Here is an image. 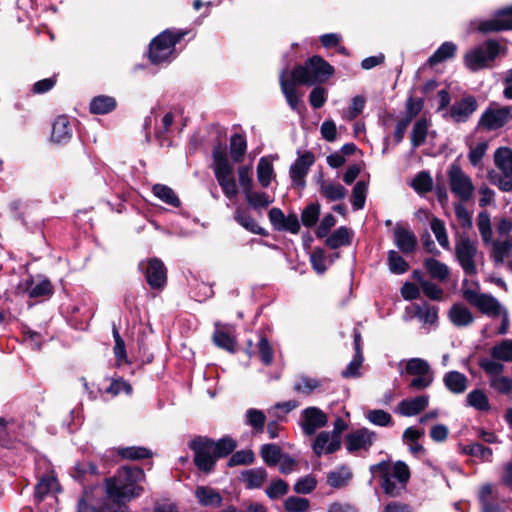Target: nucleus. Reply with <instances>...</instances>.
I'll use <instances>...</instances> for the list:
<instances>
[{"label": "nucleus", "instance_id": "1", "mask_svg": "<svg viewBox=\"0 0 512 512\" xmlns=\"http://www.w3.org/2000/svg\"><path fill=\"white\" fill-rule=\"evenodd\" d=\"M238 443L229 435L220 439H213L208 436H195L188 444L193 452V463L197 470L204 475L215 472L217 461L230 456L227 461L229 468L239 465H251L255 461V454L251 449L235 452Z\"/></svg>", "mask_w": 512, "mask_h": 512}, {"label": "nucleus", "instance_id": "2", "mask_svg": "<svg viewBox=\"0 0 512 512\" xmlns=\"http://www.w3.org/2000/svg\"><path fill=\"white\" fill-rule=\"evenodd\" d=\"M334 73V67L320 55H313L303 64H296L290 71V77H288V69H283L279 75V84L288 106L293 111L300 112L301 100L296 87L322 85Z\"/></svg>", "mask_w": 512, "mask_h": 512}, {"label": "nucleus", "instance_id": "3", "mask_svg": "<svg viewBox=\"0 0 512 512\" xmlns=\"http://www.w3.org/2000/svg\"><path fill=\"white\" fill-rule=\"evenodd\" d=\"M146 480L143 468L120 466L112 477L104 479L106 497L115 504L125 505L144 493Z\"/></svg>", "mask_w": 512, "mask_h": 512}, {"label": "nucleus", "instance_id": "4", "mask_svg": "<svg viewBox=\"0 0 512 512\" xmlns=\"http://www.w3.org/2000/svg\"><path fill=\"white\" fill-rule=\"evenodd\" d=\"M212 158L214 175L224 195L229 199L235 197L238 194V189L226 145L222 142L216 144L212 151Z\"/></svg>", "mask_w": 512, "mask_h": 512}, {"label": "nucleus", "instance_id": "5", "mask_svg": "<svg viewBox=\"0 0 512 512\" xmlns=\"http://www.w3.org/2000/svg\"><path fill=\"white\" fill-rule=\"evenodd\" d=\"M184 30L166 29L152 39L149 44L148 59L154 65L169 61L175 45L187 34Z\"/></svg>", "mask_w": 512, "mask_h": 512}, {"label": "nucleus", "instance_id": "6", "mask_svg": "<svg viewBox=\"0 0 512 512\" xmlns=\"http://www.w3.org/2000/svg\"><path fill=\"white\" fill-rule=\"evenodd\" d=\"M500 53V45L494 39H488L482 46H477L464 55V65L472 72L488 67Z\"/></svg>", "mask_w": 512, "mask_h": 512}, {"label": "nucleus", "instance_id": "7", "mask_svg": "<svg viewBox=\"0 0 512 512\" xmlns=\"http://www.w3.org/2000/svg\"><path fill=\"white\" fill-rule=\"evenodd\" d=\"M71 477L81 484L82 492H94L100 485V472L96 463L89 460L77 461L70 472Z\"/></svg>", "mask_w": 512, "mask_h": 512}, {"label": "nucleus", "instance_id": "8", "mask_svg": "<svg viewBox=\"0 0 512 512\" xmlns=\"http://www.w3.org/2000/svg\"><path fill=\"white\" fill-rule=\"evenodd\" d=\"M477 243L472 241L467 234H461L455 243V256L467 275H475L477 268L475 264V257L477 255Z\"/></svg>", "mask_w": 512, "mask_h": 512}, {"label": "nucleus", "instance_id": "9", "mask_svg": "<svg viewBox=\"0 0 512 512\" xmlns=\"http://www.w3.org/2000/svg\"><path fill=\"white\" fill-rule=\"evenodd\" d=\"M139 269L152 290H163L167 285V268L161 259L152 257L141 261Z\"/></svg>", "mask_w": 512, "mask_h": 512}, {"label": "nucleus", "instance_id": "10", "mask_svg": "<svg viewBox=\"0 0 512 512\" xmlns=\"http://www.w3.org/2000/svg\"><path fill=\"white\" fill-rule=\"evenodd\" d=\"M447 174L451 192L462 202L470 200L474 192V185L471 178L463 172L460 165L451 164Z\"/></svg>", "mask_w": 512, "mask_h": 512}, {"label": "nucleus", "instance_id": "11", "mask_svg": "<svg viewBox=\"0 0 512 512\" xmlns=\"http://www.w3.org/2000/svg\"><path fill=\"white\" fill-rule=\"evenodd\" d=\"M463 298L472 306H475L482 314L498 316L500 314V304L498 300L490 294L479 293L472 289L462 290Z\"/></svg>", "mask_w": 512, "mask_h": 512}, {"label": "nucleus", "instance_id": "12", "mask_svg": "<svg viewBox=\"0 0 512 512\" xmlns=\"http://www.w3.org/2000/svg\"><path fill=\"white\" fill-rule=\"evenodd\" d=\"M476 29L482 34L512 30V5L498 9L493 18L480 21Z\"/></svg>", "mask_w": 512, "mask_h": 512}, {"label": "nucleus", "instance_id": "13", "mask_svg": "<svg viewBox=\"0 0 512 512\" xmlns=\"http://www.w3.org/2000/svg\"><path fill=\"white\" fill-rule=\"evenodd\" d=\"M268 218L275 231H284L291 234H298L300 232L301 223L294 212L285 216L280 208L273 207L268 212Z\"/></svg>", "mask_w": 512, "mask_h": 512}, {"label": "nucleus", "instance_id": "14", "mask_svg": "<svg viewBox=\"0 0 512 512\" xmlns=\"http://www.w3.org/2000/svg\"><path fill=\"white\" fill-rule=\"evenodd\" d=\"M315 155L311 151L299 154L295 162L290 166L289 175L292 185L297 188H304L306 176L310 167L315 163Z\"/></svg>", "mask_w": 512, "mask_h": 512}, {"label": "nucleus", "instance_id": "15", "mask_svg": "<svg viewBox=\"0 0 512 512\" xmlns=\"http://www.w3.org/2000/svg\"><path fill=\"white\" fill-rule=\"evenodd\" d=\"M512 118V106L498 109L487 108L480 117L478 125L488 131L502 128Z\"/></svg>", "mask_w": 512, "mask_h": 512}, {"label": "nucleus", "instance_id": "16", "mask_svg": "<svg viewBox=\"0 0 512 512\" xmlns=\"http://www.w3.org/2000/svg\"><path fill=\"white\" fill-rule=\"evenodd\" d=\"M376 433L363 427L356 429L345 436V444L349 453H354L361 449L368 451L374 444Z\"/></svg>", "mask_w": 512, "mask_h": 512}, {"label": "nucleus", "instance_id": "17", "mask_svg": "<svg viewBox=\"0 0 512 512\" xmlns=\"http://www.w3.org/2000/svg\"><path fill=\"white\" fill-rule=\"evenodd\" d=\"M391 464L389 461H381L377 464L370 466V472L373 476H377L380 480V485L384 493L390 497H397L400 495V490L391 479Z\"/></svg>", "mask_w": 512, "mask_h": 512}, {"label": "nucleus", "instance_id": "18", "mask_svg": "<svg viewBox=\"0 0 512 512\" xmlns=\"http://www.w3.org/2000/svg\"><path fill=\"white\" fill-rule=\"evenodd\" d=\"M478 103L474 96L468 95L452 104L449 115L456 123L468 121L470 116L477 110Z\"/></svg>", "mask_w": 512, "mask_h": 512}, {"label": "nucleus", "instance_id": "19", "mask_svg": "<svg viewBox=\"0 0 512 512\" xmlns=\"http://www.w3.org/2000/svg\"><path fill=\"white\" fill-rule=\"evenodd\" d=\"M17 293H27L30 298H40L51 296L53 294V286L49 279H44L38 284L34 285V279L29 276L24 281H21L17 286Z\"/></svg>", "mask_w": 512, "mask_h": 512}, {"label": "nucleus", "instance_id": "20", "mask_svg": "<svg viewBox=\"0 0 512 512\" xmlns=\"http://www.w3.org/2000/svg\"><path fill=\"white\" fill-rule=\"evenodd\" d=\"M302 428L306 435L315 434L318 428L324 427L327 423L326 414L317 407H308L303 411Z\"/></svg>", "mask_w": 512, "mask_h": 512}, {"label": "nucleus", "instance_id": "21", "mask_svg": "<svg viewBox=\"0 0 512 512\" xmlns=\"http://www.w3.org/2000/svg\"><path fill=\"white\" fill-rule=\"evenodd\" d=\"M394 241L398 249L404 254L413 253L417 247V237L408 228L397 224L394 230Z\"/></svg>", "mask_w": 512, "mask_h": 512}, {"label": "nucleus", "instance_id": "22", "mask_svg": "<svg viewBox=\"0 0 512 512\" xmlns=\"http://www.w3.org/2000/svg\"><path fill=\"white\" fill-rule=\"evenodd\" d=\"M72 138V127L66 115L58 116L52 124L51 141L66 144Z\"/></svg>", "mask_w": 512, "mask_h": 512}, {"label": "nucleus", "instance_id": "23", "mask_svg": "<svg viewBox=\"0 0 512 512\" xmlns=\"http://www.w3.org/2000/svg\"><path fill=\"white\" fill-rule=\"evenodd\" d=\"M429 404L428 395H418L411 399H404L398 404L400 414L403 416H415L424 411Z\"/></svg>", "mask_w": 512, "mask_h": 512}, {"label": "nucleus", "instance_id": "24", "mask_svg": "<svg viewBox=\"0 0 512 512\" xmlns=\"http://www.w3.org/2000/svg\"><path fill=\"white\" fill-rule=\"evenodd\" d=\"M60 490L61 487L57 478L53 475L45 474L34 487V499L37 503H41L50 492H59Z\"/></svg>", "mask_w": 512, "mask_h": 512}, {"label": "nucleus", "instance_id": "25", "mask_svg": "<svg viewBox=\"0 0 512 512\" xmlns=\"http://www.w3.org/2000/svg\"><path fill=\"white\" fill-rule=\"evenodd\" d=\"M233 218L240 226L253 234L264 237L269 235L267 230L257 224L247 209L241 207L236 208Z\"/></svg>", "mask_w": 512, "mask_h": 512}, {"label": "nucleus", "instance_id": "26", "mask_svg": "<svg viewBox=\"0 0 512 512\" xmlns=\"http://www.w3.org/2000/svg\"><path fill=\"white\" fill-rule=\"evenodd\" d=\"M267 477L266 469L258 467L242 471L239 480L245 484L247 489H258L262 487Z\"/></svg>", "mask_w": 512, "mask_h": 512}, {"label": "nucleus", "instance_id": "27", "mask_svg": "<svg viewBox=\"0 0 512 512\" xmlns=\"http://www.w3.org/2000/svg\"><path fill=\"white\" fill-rule=\"evenodd\" d=\"M93 492H82L78 498L76 512H107L110 500L106 497L101 499L97 505L90 503Z\"/></svg>", "mask_w": 512, "mask_h": 512}, {"label": "nucleus", "instance_id": "28", "mask_svg": "<svg viewBox=\"0 0 512 512\" xmlns=\"http://www.w3.org/2000/svg\"><path fill=\"white\" fill-rule=\"evenodd\" d=\"M117 107V101L114 97L108 95H98L91 99L89 111L94 115H104L114 111Z\"/></svg>", "mask_w": 512, "mask_h": 512}, {"label": "nucleus", "instance_id": "29", "mask_svg": "<svg viewBox=\"0 0 512 512\" xmlns=\"http://www.w3.org/2000/svg\"><path fill=\"white\" fill-rule=\"evenodd\" d=\"M450 321L457 327H465L474 321L471 311L461 303H455L448 312Z\"/></svg>", "mask_w": 512, "mask_h": 512}, {"label": "nucleus", "instance_id": "30", "mask_svg": "<svg viewBox=\"0 0 512 512\" xmlns=\"http://www.w3.org/2000/svg\"><path fill=\"white\" fill-rule=\"evenodd\" d=\"M195 497L202 506L220 507L223 502L221 494L209 486H198Z\"/></svg>", "mask_w": 512, "mask_h": 512}, {"label": "nucleus", "instance_id": "31", "mask_svg": "<svg viewBox=\"0 0 512 512\" xmlns=\"http://www.w3.org/2000/svg\"><path fill=\"white\" fill-rule=\"evenodd\" d=\"M116 453L122 460L129 461H139L153 457V452L144 446L118 447Z\"/></svg>", "mask_w": 512, "mask_h": 512}, {"label": "nucleus", "instance_id": "32", "mask_svg": "<svg viewBox=\"0 0 512 512\" xmlns=\"http://www.w3.org/2000/svg\"><path fill=\"white\" fill-rule=\"evenodd\" d=\"M445 387L454 394H461L466 391L468 379L459 371H449L443 377Z\"/></svg>", "mask_w": 512, "mask_h": 512}, {"label": "nucleus", "instance_id": "33", "mask_svg": "<svg viewBox=\"0 0 512 512\" xmlns=\"http://www.w3.org/2000/svg\"><path fill=\"white\" fill-rule=\"evenodd\" d=\"M457 45L453 42L446 41L442 43L437 50L428 58L427 64L433 67L439 63L447 61L455 57Z\"/></svg>", "mask_w": 512, "mask_h": 512}, {"label": "nucleus", "instance_id": "34", "mask_svg": "<svg viewBox=\"0 0 512 512\" xmlns=\"http://www.w3.org/2000/svg\"><path fill=\"white\" fill-rule=\"evenodd\" d=\"M490 244H492L491 260L496 266L503 264L505 258L512 252V237L510 236L504 241L492 240Z\"/></svg>", "mask_w": 512, "mask_h": 512}, {"label": "nucleus", "instance_id": "35", "mask_svg": "<svg viewBox=\"0 0 512 512\" xmlns=\"http://www.w3.org/2000/svg\"><path fill=\"white\" fill-rule=\"evenodd\" d=\"M351 243L352 235L346 226H340L330 236H327L325 240V245L330 249L349 246Z\"/></svg>", "mask_w": 512, "mask_h": 512}, {"label": "nucleus", "instance_id": "36", "mask_svg": "<svg viewBox=\"0 0 512 512\" xmlns=\"http://www.w3.org/2000/svg\"><path fill=\"white\" fill-rule=\"evenodd\" d=\"M424 267L431 278L445 282L450 274L449 267L435 258H426Z\"/></svg>", "mask_w": 512, "mask_h": 512}, {"label": "nucleus", "instance_id": "37", "mask_svg": "<svg viewBox=\"0 0 512 512\" xmlns=\"http://www.w3.org/2000/svg\"><path fill=\"white\" fill-rule=\"evenodd\" d=\"M319 191L321 195L330 202L342 200L348 193L347 189L343 185L339 183L335 184L332 182H326L324 180H321Z\"/></svg>", "mask_w": 512, "mask_h": 512}, {"label": "nucleus", "instance_id": "38", "mask_svg": "<svg viewBox=\"0 0 512 512\" xmlns=\"http://www.w3.org/2000/svg\"><path fill=\"white\" fill-rule=\"evenodd\" d=\"M494 162L506 177L512 176V149L498 148L494 153Z\"/></svg>", "mask_w": 512, "mask_h": 512}, {"label": "nucleus", "instance_id": "39", "mask_svg": "<svg viewBox=\"0 0 512 512\" xmlns=\"http://www.w3.org/2000/svg\"><path fill=\"white\" fill-rule=\"evenodd\" d=\"M459 452L481 459L482 461H491L493 451L490 447L484 446L478 442L468 445H459Z\"/></svg>", "mask_w": 512, "mask_h": 512}, {"label": "nucleus", "instance_id": "40", "mask_svg": "<svg viewBox=\"0 0 512 512\" xmlns=\"http://www.w3.org/2000/svg\"><path fill=\"white\" fill-rule=\"evenodd\" d=\"M152 192L155 197L160 199L162 202H164L167 205H170L172 207L178 208L181 206V201L179 197L176 195L174 190L164 184H155L152 187Z\"/></svg>", "mask_w": 512, "mask_h": 512}, {"label": "nucleus", "instance_id": "41", "mask_svg": "<svg viewBox=\"0 0 512 512\" xmlns=\"http://www.w3.org/2000/svg\"><path fill=\"white\" fill-rule=\"evenodd\" d=\"M428 128L429 122L425 117L418 119L414 123L410 136L412 148H418L425 143L428 134Z\"/></svg>", "mask_w": 512, "mask_h": 512}, {"label": "nucleus", "instance_id": "42", "mask_svg": "<svg viewBox=\"0 0 512 512\" xmlns=\"http://www.w3.org/2000/svg\"><path fill=\"white\" fill-rule=\"evenodd\" d=\"M247 150V141L244 135L235 133L230 138V154L235 163L243 161Z\"/></svg>", "mask_w": 512, "mask_h": 512}, {"label": "nucleus", "instance_id": "43", "mask_svg": "<svg viewBox=\"0 0 512 512\" xmlns=\"http://www.w3.org/2000/svg\"><path fill=\"white\" fill-rule=\"evenodd\" d=\"M112 334L114 338L113 352L116 359V365L119 367L122 363H130L128 360L126 345L124 339L121 337L118 327L113 324Z\"/></svg>", "mask_w": 512, "mask_h": 512}, {"label": "nucleus", "instance_id": "44", "mask_svg": "<svg viewBox=\"0 0 512 512\" xmlns=\"http://www.w3.org/2000/svg\"><path fill=\"white\" fill-rule=\"evenodd\" d=\"M245 423L250 425L256 434L264 432L266 415L262 410L250 408L245 413Z\"/></svg>", "mask_w": 512, "mask_h": 512}, {"label": "nucleus", "instance_id": "45", "mask_svg": "<svg viewBox=\"0 0 512 512\" xmlns=\"http://www.w3.org/2000/svg\"><path fill=\"white\" fill-rule=\"evenodd\" d=\"M273 176L274 169L272 163L266 157H261L257 165V177L260 185L263 188L269 187Z\"/></svg>", "mask_w": 512, "mask_h": 512}, {"label": "nucleus", "instance_id": "46", "mask_svg": "<svg viewBox=\"0 0 512 512\" xmlns=\"http://www.w3.org/2000/svg\"><path fill=\"white\" fill-rule=\"evenodd\" d=\"M260 454L263 461L269 466H276L282 458L281 447L276 444H264L261 446Z\"/></svg>", "mask_w": 512, "mask_h": 512}, {"label": "nucleus", "instance_id": "47", "mask_svg": "<svg viewBox=\"0 0 512 512\" xmlns=\"http://www.w3.org/2000/svg\"><path fill=\"white\" fill-rule=\"evenodd\" d=\"M477 226L485 245L492 242L493 231L491 226L490 214L487 211L479 212L477 216Z\"/></svg>", "mask_w": 512, "mask_h": 512}, {"label": "nucleus", "instance_id": "48", "mask_svg": "<svg viewBox=\"0 0 512 512\" xmlns=\"http://www.w3.org/2000/svg\"><path fill=\"white\" fill-rule=\"evenodd\" d=\"M466 402L468 406L479 411H488L491 408L487 395L480 389L469 392L466 397Z\"/></svg>", "mask_w": 512, "mask_h": 512}, {"label": "nucleus", "instance_id": "49", "mask_svg": "<svg viewBox=\"0 0 512 512\" xmlns=\"http://www.w3.org/2000/svg\"><path fill=\"white\" fill-rule=\"evenodd\" d=\"M213 343L230 353L236 352V339L228 332L216 329L212 336Z\"/></svg>", "mask_w": 512, "mask_h": 512}, {"label": "nucleus", "instance_id": "50", "mask_svg": "<svg viewBox=\"0 0 512 512\" xmlns=\"http://www.w3.org/2000/svg\"><path fill=\"white\" fill-rule=\"evenodd\" d=\"M490 354L495 360L512 362V340H502L499 344L491 348Z\"/></svg>", "mask_w": 512, "mask_h": 512}, {"label": "nucleus", "instance_id": "51", "mask_svg": "<svg viewBox=\"0 0 512 512\" xmlns=\"http://www.w3.org/2000/svg\"><path fill=\"white\" fill-rule=\"evenodd\" d=\"M321 206L318 202L308 204L301 212V223L306 228L314 227L320 216Z\"/></svg>", "mask_w": 512, "mask_h": 512}, {"label": "nucleus", "instance_id": "52", "mask_svg": "<svg viewBox=\"0 0 512 512\" xmlns=\"http://www.w3.org/2000/svg\"><path fill=\"white\" fill-rule=\"evenodd\" d=\"M368 184L365 181H358L352 189L351 204L354 210L363 209L366 202Z\"/></svg>", "mask_w": 512, "mask_h": 512}, {"label": "nucleus", "instance_id": "53", "mask_svg": "<svg viewBox=\"0 0 512 512\" xmlns=\"http://www.w3.org/2000/svg\"><path fill=\"white\" fill-rule=\"evenodd\" d=\"M405 373L411 376H421L423 374H430L431 367L429 363L422 358H411L406 363Z\"/></svg>", "mask_w": 512, "mask_h": 512}, {"label": "nucleus", "instance_id": "54", "mask_svg": "<svg viewBox=\"0 0 512 512\" xmlns=\"http://www.w3.org/2000/svg\"><path fill=\"white\" fill-rule=\"evenodd\" d=\"M285 512H308L310 500L299 496H289L283 502Z\"/></svg>", "mask_w": 512, "mask_h": 512}, {"label": "nucleus", "instance_id": "55", "mask_svg": "<svg viewBox=\"0 0 512 512\" xmlns=\"http://www.w3.org/2000/svg\"><path fill=\"white\" fill-rule=\"evenodd\" d=\"M388 266L391 273L398 275L406 273L410 268L408 262L395 250L388 252Z\"/></svg>", "mask_w": 512, "mask_h": 512}, {"label": "nucleus", "instance_id": "56", "mask_svg": "<svg viewBox=\"0 0 512 512\" xmlns=\"http://www.w3.org/2000/svg\"><path fill=\"white\" fill-rule=\"evenodd\" d=\"M321 387V381L316 378H310L305 375L299 377V382H296L293 386V390L297 393L310 395L316 389Z\"/></svg>", "mask_w": 512, "mask_h": 512}, {"label": "nucleus", "instance_id": "57", "mask_svg": "<svg viewBox=\"0 0 512 512\" xmlns=\"http://www.w3.org/2000/svg\"><path fill=\"white\" fill-rule=\"evenodd\" d=\"M430 227H431V230L433 231L438 243L440 244V246L446 250H449L450 243H449L447 231L445 228V223L437 217H432V219L430 221Z\"/></svg>", "mask_w": 512, "mask_h": 512}, {"label": "nucleus", "instance_id": "58", "mask_svg": "<svg viewBox=\"0 0 512 512\" xmlns=\"http://www.w3.org/2000/svg\"><path fill=\"white\" fill-rule=\"evenodd\" d=\"M245 199L254 210L267 208L273 202V199H270L267 193L255 192L253 190L245 194Z\"/></svg>", "mask_w": 512, "mask_h": 512}, {"label": "nucleus", "instance_id": "59", "mask_svg": "<svg viewBox=\"0 0 512 512\" xmlns=\"http://www.w3.org/2000/svg\"><path fill=\"white\" fill-rule=\"evenodd\" d=\"M415 316L425 323L434 324L438 320V308L424 302L422 306H415Z\"/></svg>", "mask_w": 512, "mask_h": 512}, {"label": "nucleus", "instance_id": "60", "mask_svg": "<svg viewBox=\"0 0 512 512\" xmlns=\"http://www.w3.org/2000/svg\"><path fill=\"white\" fill-rule=\"evenodd\" d=\"M341 469L345 473H342L340 471H330L327 474V484L332 488L339 489L345 487L352 478V473L347 468L342 466Z\"/></svg>", "mask_w": 512, "mask_h": 512}, {"label": "nucleus", "instance_id": "61", "mask_svg": "<svg viewBox=\"0 0 512 512\" xmlns=\"http://www.w3.org/2000/svg\"><path fill=\"white\" fill-rule=\"evenodd\" d=\"M411 186L418 193H428L433 189V179L429 172L421 171L414 177Z\"/></svg>", "mask_w": 512, "mask_h": 512}, {"label": "nucleus", "instance_id": "62", "mask_svg": "<svg viewBox=\"0 0 512 512\" xmlns=\"http://www.w3.org/2000/svg\"><path fill=\"white\" fill-rule=\"evenodd\" d=\"M288 492L289 484L281 478L272 480L270 485L265 490L266 495L271 500L279 499L285 496Z\"/></svg>", "mask_w": 512, "mask_h": 512}, {"label": "nucleus", "instance_id": "63", "mask_svg": "<svg viewBox=\"0 0 512 512\" xmlns=\"http://www.w3.org/2000/svg\"><path fill=\"white\" fill-rule=\"evenodd\" d=\"M132 392L133 388L131 384L122 377L113 378L110 385L105 389V393L110 394L113 397L118 396L120 393L131 395Z\"/></svg>", "mask_w": 512, "mask_h": 512}, {"label": "nucleus", "instance_id": "64", "mask_svg": "<svg viewBox=\"0 0 512 512\" xmlns=\"http://www.w3.org/2000/svg\"><path fill=\"white\" fill-rule=\"evenodd\" d=\"M317 487V479L314 475L309 474L304 477H300L294 484L293 490L297 494H310Z\"/></svg>", "mask_w": 512, "mask_h": 512}]
</instances>
